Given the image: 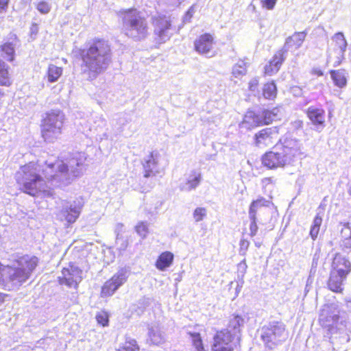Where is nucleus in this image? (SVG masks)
<instances>
[{
  "label": "nucleus",
  "instance_id": "nucleus-57",
  "mask_svg": "<svg viewBox=\"0 0 351 351\" xmlns=\"http://www.w3.org/2000/svg\"><path fill=\"white\" fill-rule=\"evenodd\" d=\"M348 228L350 230V237H351V226H348Z\"/></svg>",
  "mask_w": 351,
  "mask_h": 351
},
{
  "label": "nucleus",
  "instance_id": "nucleus-41",
  "mask_svg": "<svg viewBox=\"0 0 351 351\" xmlns=\"http://www.w3.org/2000/svg\"><path fill=\"white\" fill-rule=\"evenodd\" d=\"M206 215V210L202 207H198L195 209L193 216L195 222H199L203 220V219Z\"/></svg>",
  "mask_w": 351,
  "mask_h": 351
},
{
  "label": "nucleus",
  "instance_id": "nucleus-5",
  "mask_svg": "<svg viewBox=\"0 0 351 351\" xmlns=\"http://www.w3.org/2000/svg\"><path fill=\"white\" fill-rule=\"evenodd\" d=\"M40 167L34 162H29L21 167L15 175L16 182L23 186L24 192L36 196L43 193L46 196H52L53 192L40 174Z\"/></svg>",
  "mask_w": 351,
  "mask_h": 351
},
{
  "label": "nucleus",
  "instance_id": "nucleus-3",
  "mask_svg": "<svg viewBox=\"0 0 351 351\" xmlns=\"http://www.w3.org/2000/svg\"><path fill=\"white\" fill-rule=\"evenodd\" d=\"M300 154L302 152L299 141L287 138L276 143L272 151L262 156V164L270 169L284 167L290 165L294 158Z\"/></svg>",
  "mask_w": 351,
  "mask_h": 351
},
{
  "label": "nucleus",
  "instance_id": "nucleus-35",
  "mask_svg": "<svg viewBox=\"0 0 351 351\" xmlns=\"http://www.w3.org/2000/svg\"><path fill=\"white\" fill-rule=\"evenodd\" d=\"M246 71V62L244 60H240L233 66L232 73L235 77H240L245 75Z\"/></svg>",
  "mask_w": 351,
  "mask_h": 351
},
{
  "label": "nucleus",
  "instance_id": "nucleus-43",
  "mask_svg": "<svg viewBox=\"0 0 351 351\" xmlns=\"http://www.w3.org/2000/svg\"><path fill=\"white\" fill-rule=\"evenodd\" d=\"M96 319L98 324L102 326H106L108 325V315L107 313L102 311L97 314Z\"/></svg>",
  "mask_w": 351,
  "mask_h": 351
},
{
  "label": "nucleus",
  "instance_id": "nucleus-30",
  "mask_svg": "<svg viewBox=\"0 0 351 351\" xmlns=\"http://www.w3.org/2000/svg\"><path fill=\"white\" fill-rule=\"evenodd\" d=\"M331 78L335 86L343 88L347 84V73L344 69L331 70L330 71Z\"/></svg>",
  "mask_w": 351,
  "mask_h": 351
},
{
  "label": "nucleus",
  "instance_id": "nucleus-19",
  "mask_svg": "<svg viewBox=\"0 0 351 351\" xmlns=\"http://www.w3.org/2000/svg\"><path fill=\"white\" fill-rule=\"evenodd\" d=\"M308 117L315 126V130L321 132L325 127V111L322 108L311 106L306 111Z\"/></svg>",
  "mask_w": 351,
  "mask_h": 351
},
{
  "label": "nucleus",
  "instance_id": "nucleus-44",
  "mask_svg": "<svg viewBox=\"0 0 351 351\" xmlns=\"http://www.w3.org/2000/svg\"><path fill=\"white\" fill-rule=\"evenodd\" d=\"M36 9L43 14H48L51 10L50 5L46 1H40L36 5Z\"/></svg>",
  "mask_w": 351,
  "mask_h": 351
},
{
  "label": "nucleus",
  "instance_id": "nucleus-12",
  "mask_svg": "<svg viewBox=\"0 0 351 351\" xmlns=\"http://www.w3.org/2000/svg\"><path fill=\"white\" fill-rule=\"evenodd\" d=\"M267 202L264 198H260L253 201L249 208V219L250 220V234L254 237L258 231L257 223L262 221L261 214L263 213L265 208L263 206Z\"/></svg>",
  "mask_w": 351,
  "mask_h": 351
},
{
  "label": "nucleus",
  "instance_id": "nucleus-45",
  "mask_svg": "<svg viewBox=\"0 0 351 351\" xmlns=\"http://www.w3.org/2000/svg\"><path fill=\"white\" fill-rule=\"evenodd\" d=\"M276 2L277 0H261L262 7L267 10H273Z\"/></svg>",
  "mask_w": 351,
  "mask_h": 351
},
{
  "label": "nucleus",
  "instance_id": "nucleus-39",
  "mask_svg": "<svg viewBox=\"0 0 351 351\" xmlns=\"http://www.w3.org/2000/svg\"><path fill=\"white\" fill-rule=\"evenodd\" d=\"M322 219L321 217H319L318 215H316L313 220V226H311L310 234L311 236V238L315 240L319 233V227L322 224Z\"/></svg>",
  "mask_w": 351,
  "mask_h": 351
},
{
  "label": "nucleus",
  "instance_id": "nucleus-22",
  "mask_svg": "<svg viewBox=\"0 0 351 351\" xmlns=\"http://www.w3.org/2000/svg\"><path fill=\"white\" fill-rule=\"evenodd\" d=\"M202 180V173L199 171L192 170L188 175L186 182L180 184V189L186 192L195 190L199 185Z\"/></svg>",
  "mask_w": 351,
  "mask_h": 351
},
{
  "label": "nucleus",
  "instance_id": "nucleus-13",
  "mask_svg": "<svg viewBox=\"0 0 351 351\" xmlns=\"http://www.w3.org/2000/svg\"><path fill=\"white\" fill-rule=\"evenodd\" d=\"M82 271L73 264H69L62 270V275L58 277L60 285L76 289L82 279Z\"/></svg>",
  "mask_w": 351,
  "mask_h": 351
},
{
  "label": "nucleus",
  "instance_id": "nucleus-9",
  "mask_svg": "<svg viewBox=\"0 0 351 351\" xmlns=\"http://www.w3.org/2000/svg\"><path fill=\"white\" fill-rule=\"evenodd\" d=\"M287 338L285 325L280 322H270L261 328V339L269 350L281 344Z\"/></svg>",
  "mask_w": 351,
  "mask_h": 351
},
{
  "label": "nucleus",
  "instance_id": "nucleus-42",
  "mask_svg": "<svg viewBox=\"0 0 351 351\" xmlns=\"http://www.w3.org/2000/svg\"><path fill=\"white\" fill-rule=\"evenodd\" d=\"M138 304H141V306L136 307V305L133 306V311H134L138 315H141L145 311V308L149 306V302L148 299L143 298L138 302Z\"/></svg>",
  "mask_w": 351,
  "mask_h": 351
},
{
  "label": "nucleus",
  "instance_id": "nucleus-40",
  "mask_svg": "<svg viewBox=\"0 0 351 351\" xmlns=\"http://www.w3.org/2000/svg\"><path fill=\"white\" fill-rule=\"evenodd\" d=\"M148 226L149 224L144 221H141L136 226V232L142 239H145L147 237L149 232Z\"/></svg>",
  "mask_w": 351,
  "mask_h": 351
},
{
  "label": "nucleus",
  "instance_id": "nucleus-14",
  "mask_svg": "<svg viewBox=\"0 0 351 351\" xmlns=\"http://www.w3.org/2000/svg\"><path fill=\"white\" fill-rule=\"evenodd\" d=\"M154 27V34L158 36L160 42L169 40L172 34L171 24L166 16H155L152 18Z\"/></svg>",
  "mask_w": 351,
  "mask_h": 351
},
{
  "label": "nucleus",
  "instance_id": "nucleus-49",
  "mask_svg": "<svg viewBox=\"0 0 351 351\" xmlns=\"http://www.w3.org/2000/svg\"><path fill=\"white\" fill-rule=\"evenodd\" d=\"M247 265H246V263H245V260H243L239 265H238V270L240 273L242 274V276L244 275V274L245 273L246 271V269H247Z\"/></svg>",
  "mask_w": 351,
  "mask_h": 351
},
{
  "label": "nucleus",
  "instance_id": "nucleus-36",
  "mask_svg": "<svg viewBox=\"0 0 351 351\" xmlns=\"http://www.w3.org/2000/svg\"><path fill=\"white\" fill-rule=\"evenodd\" d=\"M276 86L274 82H270L265 84L263 88V95L266 99H273L276 95Z\"/></svg>",
  "mask_w": 351,
  "mask_h": 351
},
{
  "label": "nucleus",
  "instance_id": "nucleus-28",
  "mask_svg": "<svg viewBox=\"0 0 351 351\" xmlns=\"http://www.w3.org/2000/svg\"><path fill=\"white\" fill-rule=\"evenodd\" d=\"M244 319L242 317L235 315L230 318L227 329L224 330L231 335H235L241 340V328L243 326Z\"/></svg>",
  "mask_w": 351,
  "mask_h": 351
},
{
  "label": "nucleus",
  "instance_id": "nucleus-53",
  "mask_svg": "<svg viewBox=\"0 0 351 351\" xmlns=\"http://www.w3.org/2000/svg\"><path fill=\"white\" fill-rule=\"evenodd\" d=\"M123 226H124L123 224L121 223H118L116 225L115 232L117 233V237L122 232Z\"/></svg>",
  "mask_w": 351,
  "mask_h": 351
},
{
  "label": "nucleus",
  "instance_id": "nucleus-7",
  "mask_svg": "<svg viewBox=\"0 0 351 351\" xmlns=\"http://www.w3.org/2000/svg\"><path fill=\"white\" fill-rule=\"evenodd\" d=\"M125 34L134 40H142L149 34L148 23L145 17L136 10H126L122 18Z\"/></svg>",
  "mask_w": 351,
  "mask_h": 351
},
{
  "label": "nucleus",
  "instance_id": "nucleus-31",
  "mask_svg": "<svg viewBox=\"0 0 351 351\" xmlns=\"http://www.w3.org/2000/svg\"><path fill=\"white\" fill-rule=\"evenodd\" d=\"M173 260V254L169 252H165L159 256L156 266L158 269L164 271L171 265Z\"/></svg>",
  "mask_w": 351,
  "mask_h": 351
},
{
  "label": "nucleus",
  "instance_id": "nucleus-6",
  "mask_svg": "<svg viewBox=\"0 0 351 351\" xmlns=\"http://www.w3.org/2000/svg\"><path fill=\"white\" fill-rule=\"evenodd\" d=\"M339 319V311L335 304L326 305L321 310L319 321L322 326L328 328L331 332V342L339 339L341 344L350 341L349 335L347 333L344 326L341 322V327L338 328V321Z\"/></svg>",
  "mask_w": 351,
  "mask_h": 351
},
{
  "label": "nucleus",
  "instance_id": "nucleus-56",
  "mask_svg": "<svg viewBox=\"0 0 351 351\" xmlns=\"http://www.w3.org/2000/svg\"><path fill=\"white\" fill-rule=\"evenodd\" d=\"M330 58H331V54L329 53L328 56V61H329Z\"/></svg>",
  "mask_w": 351,
  "mask_h": 351
},
{
  "label": "nucleus",
  "instance_id": "nucleus-16",
  "mask_svg": "<svg viewBox=\"0 0 351 351\" xmlns=\"http://www.w3.org/2000/svg\"><path fill=\"white\" fill-rule=\"evenodd\" d=\"M278 138V131L276 128H267L260 130L254 136L255 145L265 147L272 145Z\"/></svg>",
  "mask_w": 351,
  "mask_h": 351
},
{
  "label": "nucleus",
  "instance_id": "nucleus-21",
  "mask_svg": "<svg viewBox=\"0 0 351 351\" xmlns=\"http://www.w3.org/2000/svg\"><path fill=\"white\" fill-rule=\"evenodd\" d=\"M351 270V264L348 260L339 254H337L332 263V272L347 276Z\"/></svg>",
  "mask_w": 351,
  "mask_h": 351
},
{
  "label": "nucleus",
  "instance_id": "nucleus-37",
  "mask_svg": "<svg viewBox=\"0 0 351 351\" xmlns=\"http://www.w3.org/2000/svg\"><path fill=\"white\" fill-rule=\"evenodd\" d=\"M192 340L194 351H206L202 344V341L199 333L189 332Z\"/></svg>",
  "mask_w": 351,
  "mask_h": 351
},
{
  "label": "nucleus",
  "instance_id": "nucleus-10",
  "mask_svg": "<svg viewBox=\"0 0 351 351\" xmlns=\"http://www.w3.org/2000/svg\"><path fill=\"white\" fill-rule=\"evenodd\" d=\"M130 270L128 267L120 268L113 276L107 280L101 287V297L112 295L114 292L121 287L128 280Z\"/></svg>",
  "mask_w": 351,
  "mask_h": 351
},
{
  "label": "nucleus",
  "instance_id": "nucleus-24",
  "mask_svg": "<svg viewBox=\"0 0 351 351\" xmlns=\"http://www.w3.org/2000/svg\"><path fill=\"white\" fill-rule=\"evenodd\" d=\"M287 51L284 48L278 51L274 56L272 60L269 62V64L265 67V73L271 75L273 73H276L282 62L286 58V53Z\"/></svg>",
  "mask_w": 351,
  "mask_h": 351
},
{
  "label": "nucleus",
  "instance_id": "nucleus-50",
  "mask_svg": "<svg viewBox=\"0 0 351 351\" xmlns=\"http://www.w3.org/2000/svg\"><path fill=\"white\" fill-rule=\"evenodd\" d=\"M276 180L273 177L265 178L262 180V183L264 186H267L269 184H274Z\"/></svg>",
  "mask_w": 351,
  "mask_h": 351
},
{
  "label": "nucleus",
  "instance_id": "nucleus-2",
  "mask_svg": "<svg viewBox=\"0 0 351 351\" xmlns=\"http://www.w3.org/2000/svg\"><path fill=\"white\" fill-rule=\"evenodd\" d=\"M86 159L83 152H77L66 160L49 164L43 170L45 178L51 182V185L58 186L69 184L76 177L82 175L84 162Z\"/></svg>",
  "mask_w": 351,
  "mask_h": 351
},
{
  "label": "nucleus",
  "instance_id": "nucleus-29",
  "mask_svg": "<svg viewBox=\"0 0 351 351\" xmlns=\"http://www.w3.org/2000/svg\"><path fill=\"white\" fill-rule=\"evenodd\" d=\"M346 278V276L330 271V278L328 281V288L334 292H341L343 290V282Z\"/></svg>",
  "mask_w": 351,
  "mask_h": 351
},
{
  "label": "nucleus",
  "instance_id": "nucleus-33",
  "mask_svg": "<svg viewBox=\"0 0 351 351\" xmlns=\"http://www.w3.org/2000/svg\"><path fill=\"white\" fill-rule=\"evenodd\" d=\"M8 69L9 66L3 61L0 60V85H10L11 82Z\"/></svg>",
  "mask_w": 351,
  "mask_h": 351
},
{
  "label": "nucleus",
  "instance_id": "nucleus-34",
  "mask_svg": "<svg viewBox=\"0 0 351 351\" xmlns=\"http://www.w3.org/2000/svg\"><path fill=\"white\" fill-rule=\"evenodd\" d=\"M62 74V67L57 66L54 64H49L47 70V80L50 82L58 81Z\"/></svg>",
  "mask_w": 351,
  "mask_h": 351
},
{
  "label": "nucleus",
  "instance_id": "nucleus-17",
  "mask_svg": "<svg viewBox=\"0 0 351 351\" xmlns=\"http://www.w3.org/2000/svg\"><path fill=\"white\" fill-rule=\"evenodd\" d=\"M332 40L335 43L334 51L337 53L336 60L334 62L335 67L341 64L343 60L345 59V52L347 49L348 43L343 32H337L335 34Z\"/></svg>",
  "mask_w": 351,
  "mask_h": 351
},
{
  "label": "nucleus",
  "instance_id": "nucleus-38",
  "mask_svg": "<svg viewBox=\"0 0 351 351\" xmlns=\"http://www.w3.org/2000/svg\"><path fill=\"white\" fill-rule=\"evenodd\" d=\"M139 347L136 341L130 337H127L123 346L119 348V351H138Z\"/></svg>",
  "mask_w": 351,
  "mask_h": 351
},
{
  "label": "nucleus",
  "instance_id": "nucleus-54",
  "mask_svg": "<svg viewBox=\"0 0 351 351\" xmlns=\"http://www.w3.org/2000/svg\"><path fill=\"white\" fill-rule=\"evenodd\" d=\"M31 30H32V32H33V33L34 32L35 35H36L38 31V25L36 23L33 24L32 26Z\"/></svg>",
  "mask_w": 351,
  "mask_h": 351
},
{
  "label": "nucleus",
  "instance_id": "nucleus-48",
  "mask_svg": "<svg viewBox=\"0 0 351 351\" xmlns=\"http://www.w3.org/2000/svg\"><path fill=\"white\" fill-rule=\"evenodd\" d=\"M10 0H0V14H4L8 8Z\"/></svg>",
  "mask_w": 351,
  "mask_h": 351
},
{
  "label": "nucleus",
  "instance_id": "nucleus-26",
  "mask_svg": "<svg viewBox=\"0 0 351 351\" xmlns=\"http://www.w3.org/2000/svg\"><path fill=\"white\" fill-rule=\"evenodd\" d=\"M261 117L258 114L253 111H248L245 114L242 122L240 123V127L245 128L246 130H251L255 127L261 125Z\"/></svg>",
  "mask_w": 351,
  "mask_h": 351
},
{
  "label": "nucleus",
  "instance_id": "nucleus-58",
  "mask_svg": "<svg viewBox=\"0 0 351 351\" xmlns=\"http://www.w3.org/2000/svg\"><path fill=\"white\" fill-rule=\"evenodd\" d=\"M27 1H31L32 0H27Z\"/></svg>",
  "mask_w": 351,
  "mask_h": 351
},
{
  "label": "nucleus",
  "instance_id": "nucleus-23",
  "mask_svg": "<svg viewBox=\"0 0 351 351\" xmlns=\"http://www.w3.org/2000/svg\"><path fill=\"white\" fill-rule=\"evenodd\" d=\"M10 39L12 40L0 46V52L3 59L12 62L14 60L15 48L19 45V40L15 35H12Z\"/></svg>",
  "mask_w": 351,
  "mask_h": 351
},
{
  "label": "nucleus",
  "instance_id": "nucleus-32",
  "mask_svg": "<svg viewBox=\"0 0 351 351\" xmlns=\"http://www.w3.org/2000/svg\"><path fill=\"white\" fill-rule=\"evenodd\" d=\"M279 112L278 108H274L271 110H263L259 112V116L261 117V124H269L274 120L278 118V114Z\"/></svg>",
  "mask_w": 351,
  "mask_h": 351
},
{
  "label": "nucleus",
  "instance_id": "nucleus-52",
  "mask_svg": "<svg viewBox=\"0 0 351 351\" xmlns=\"http://www.w3.org/2000/svg\"><path fill=\"white\" fill-rule=\"evenodd\" d=\"M250 89L254 91L258 86V80L256 79H252L249 83Z\"/></svg>",
  "mask_w": 351,
  "mask_h": 351
},
{
  "label": "nucleus",
  "instance_id": "nucleus-46",
  "mask_svg": "<svg viewBox=\"0 0 351 351\" xmlns=\"http://www.w3.org/2000/svg\"><path fill=\"white\" fill-rule=\"evenodd\" d=\"M240 250L239 253L241 255L244 256L249 247L250 242L245 239H241L240 241Z\"/></svg>",
  "mask_w": 351,
  "mask_h": 351
},
{
  "label": "nucleus",
  "instance_id": "nucleus-47",
  "mask_svg": "<svg viewBox=\"0 0 351 351\" xmlns=\"http://www.w3.org/2000/svg\"><path fill=\"white\" fill-rule=\"evenodd\" d=\"M195 12V8L194 5H192L183 16V22L189 23L191 21L194 13Z\"/></svg>",
  "mask_w": 351,
  "mask_h": 351
},
{
  "label": "nucleus",
  "instance_id": "nucleus-55",
  "mask_svg": "<svg viewBox=\"0 0 351 351\" xmlns=\"http://www.w3.org/2000/svg\"><path fill=\"white\" fill-rule=\"evenodd\" d=\"M3 269L2 265L0 263V280H1V271Z\"/></svg>",
  "mask_w": 351,
  "mask_h": 351
},
{
  "label": "nucleus",
  "instance_id": "nucleus-25",
  "mask_svg": "<svg viewBox=\"0 0 351 351\" xmlns=\"http://www.w3.org/2000/svg\"><path fill=\"white\" fill-rule=\"evenodd\" d=\"M306 36V32H295L292 36H289L286 39L282 48L287 51L291 48H295V49H299L305 40Z\"/></svg>",
  "mask_w": 351,
  "mask_h": 351
},
{
  "label": "nucleus",
  "instance_id": "nucleus-51",
  "mask_svg": "<svg viewBox=\"0 0 351 351\" xmlns=\"http://www.w3.org/2000/svg\"><path fill=\"white\" fill-rule=\"evenodd\" d=\"M342 246L344 248L348 249L351 250V237L350 236L348 238H346L342 243Z\"/></svg>",
  "mask_w": 351,
  "mask_h": 351
},
{
  "label": "nucleus",
  "instance_id": "nucleus-1",
  "mask_svg": "<svg viewBox=\"0 0 351 351\" xmlns=\"http://www.w3.org/2000/svg\"><path fill=\"white\" fill-rule=\"evenodd\" d=\"M82 66L86 69L90 80L95 79L104 73L112 63V52L108 42L104 39L95 38L80 50Z\"/></svg>",
  "mask_w": 351,
  "mask_h": 351
},
{
  "label": "nucleus",
  "instance_id": "nucleus-4",
  "mask_svg": "<svg viewBox=\"0 0 351 351\" xmlns=\"http://www.w3.org/2000/svg\"><path fill=\"white\" fill-rule=\"evenodd\" d=\"M37 265L36 256H21L12 265L3 267L1 280L9 290L16 289L29 278Z\"/></svg>",
  "mask_w": 351,
  "mask_h": 351
},
{
  "label": "nucleus",
  "instance_id": "nucleus-27",
  "mask_svg": "<svg viewBox=\"0 0 351 351\" xmlns=\"http://www.w3.org/2000/svg\"><path fill=\"white\" fill-rule=\"evenodd\" d=\"M148 337L154 345H160L165 342V335L158 324L148 326Z\"/></svg>",
  "mask_w": 351,
  "mask_h": 351
},
{
  "label": "nucleus",
  "instance_id": "nucleus-20",
  "mask_svg": "<svg viewBox=\"0 0 351 351\" xmlns=\"http://www.w3.org/2000/svg\"><path fill=\"white\" fill-rule=\"evenodd\" d=\"M158 154L155 152H151L148 156H145L142 165L144 170V177L149 178L158 173Z\"/></svg>",
  "mask_w": 351,
  "mask_h": 351
},
{
  "label": "nucleus",
  "instance_id": "nucleus-15",
  "mask_svg": "<svg viewBox=\"0 0 351 351\" xmlns=\"http://www.w3.org/2000/svg\"><path fill=\"white\" fill-rule=\"evenodd\" d=\"M82 206V199H77L72 202H66L60 212L61 219H64L69 223H74L79 217Z\"/></svg>",
  "mask_w": 351,
  "mask_h": 351
},
{
  "label": "nucleus",
  "instance_id": "nucleus-18",
  "mask_svg": "<svg viewBox=\"0 0 351 351\" xmlns=\"http://www.w3.org/2000/svg\"><path fill=\"white\" fill-rule=\"evenodd\" d=\"M195 49L199 53L211 57L214 55L212 50L213 48V38L209 34H204L199 37L195 43Z\"/></svg>",
  "mask_w": 351,
  "mask_h": 351
},
{
  "label": "nucleus",
  "instance_id": "nucleus-11",
  "mask_svg": "<svg viewBox=\"0 0 351 351\" xmlns=\"http://www.w3.org/2000/svg\"><path fill=\"white\" fill-rule=\"evenodd\" d=\"M231 335L225 330H221L216 333L213 338V351H233L240 343L239 337Z\"/></svg>",
  "mask_w": 351,
  "mask_h": 351
},
{
  "label": "nucleus",
  "instance_id": "nucleus-8",
  "mask_svg": "<svg viewBox=\"0 0 351 351\" xmlns=\"http://www.w3.org/2000/svg\"><path fill=\"white\" fill-rule=\"evenodd\" d=\"M64 114L60 110L46 112L43 119L42 136L45 141L53 142L62 133Z\"/></svg>",
  "mask_w": 351,
  "mask_h": 351
}]
</instances>
